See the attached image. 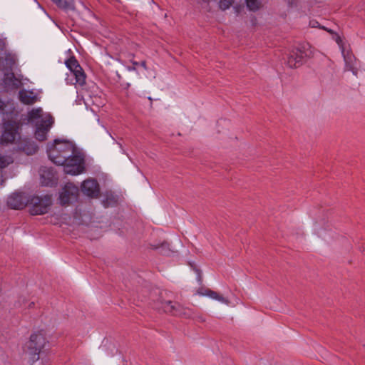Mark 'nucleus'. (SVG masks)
I'll return each instance as SVG.
<instances>
[{"instance_id":"f3484780","label":"nucleus","mask_w":365,"mask_h":365,"mask_svg":"<svg viewBox=\"0 0 365 365\" xmlns=\"http://www.w3.org/2000/svg\"><path fill=\"white\" fill-rule=\"evenodd\" d=\"M3 83L6 87L11 89H17L22 85L21 81L17 78L14 73L5 74Z\"/></svg>"},{"instance_id":"0eeeda50","label":"nucleus","mask_w":365,"mask_h":365,"mask_svg":"<svg viewBox=\"0 0 365 365\" xmlns=\"http://www.w3.org/2000/svg\"><path fill=\"white\" fill-rule=\"evenodd\" d=\"M66 66L70 70L71 75L75 78L74 84L83 86L86 84V74L75 57L66 61Z\"/></svg>"},{"instance_id":"4be33fe9","label":"nucleus","mask_w":365,"mask_h":365,"mask_svg":"<svg viewBox=\"0 0 365 365\" xmlns=\"http://www.w3.org/2000/svg\"><path fill=\"white\" fill-rule=\"evenodd\" d=\"M43 110L41 108H33L28 113V119L29 121L38 119L42 116Z\"/></svg>"},{"instance_id":"6ab92c4d","label":"nucleus","mask_w":365,"mask_h":365,"mask_svg":"<svg viewBox=\"0 0 365 365\" xmlns=\"http://www.w3.org/2000/svg\"><path fill=\"white\" fill-rule=\"evenodd\" d=\"M161 256L175 257L178 256V251L169 241L161 242Z\"/></svg>"},{"instance_id":"412c9836","label":"nucleus","mask_w":365,"mask_h":365,"mask_svg":"<svg viewBox=\"0 0 365 365\" xmlns=\"http://www.w3.org/2000/svg\"><path fill=\"white\" fill-rule=\"evenodd\" d=\"M58 7L63 9L73 10L75 8V4L73 0H51Z\"/></svg>"},{"instance_id":"cd10ccee","label":"nucleus","mask_w":365,"mask_h":365,"mask_svg":"<svg viewBox=\"0 0 365 365\" xmlns=\"http://www.w3.org/2000/svg\"><path fill=\"white\" fill-rule=\"evenodd\" d=\"M314 233H316L317 235H318L319 237H322V234L320 232V231L318 229V226L315 225L314 227Z\"/></svg>"},{"instance_id":"f257e3e1","label":"nucleus","mask_w":365,"mask_h":365,"mask_svg":"<svg viewBox=\"0 0 365 365\" xmlns=\"http://www.w3.org/2000/svg\"><path fill=\"white\" fill-rule=\"evenodd\" d=\"M75 149L76 146L73 142L55 139L53 142L47 144L46 153L51 162L57 165H61L74 153Z\"/></svg>"},{"instance_id":"b1692460","label":"nucleus","mask_w":365,"mask_h":365,"mask_svg":"<svg viewBox=\"0 0 365 365\" xmlns=\"http://www.w3.org/2000/svg\"><path fill=\"white\" fill-rule=\"evenodd\" d=\"M215 1L220 10L225 11L231 7L234 0H215Z\"/></svg>"},{"instance_id":"393cba45","label":"nucleus","mask_w":365,"mask_h":365,"mask_svg":"<svg viewBox=\"0 0 365 365\" xmlns=\"http://www.w3.org/2000/svg\"><path fill=\"white\" fill-rule=\"evenodd\" d=\"M12 163L10 157L0 155V169H3Z\"/></svg>"},{"instance_id":"9b49d317","label":"nucleus","mask_w":365,"mask_h":365,"mask_svg":"<svg viewBox=\"0 0 365 365\" xmlns=\"http://www.w3.org/2000/svg\"><path fill=\"white\" fill-rule=\"evenodd\" d=\"M337 43L339 46L341 55L344 58L345 69L351 71L353 75L357 76L358 71L356 66V63L355 57L352 55L351 53L349 52L348 49L344 47L343 44L341 43V40L337 41Z\"/></svg>"},{"instance_id":"1a4fd4ad","label":"nucleus","mask_w":365,"mask_h":365,"mask_svg":"<svg viewBox=\"0 0 365 365\" xmlns=\"http://www.w3.org/2000/svg\"><path fill=\"white\" fill-rule=\"evenodd\" d=\"M161 309L175 316L184 317L185 318H190L192 316V311L190 309L170 301L161 302Z\"/></svg>"},{"instance_id":"dca6fc26","label":"nucleus","mask_w":365,"mask_h":365,"mask_svg":"<svg viewBox=\"0 0 365 365\" xmlns=\"http://www.w3.org/2000/svg\"><path fill=\"white\" fill-rule=\"evenodd\" d=\"M30 365H50L51 359L47 351L29 355Z\"/></svg>"},{"instance_id":"bb28decb","label":"nucleus","mask_w":365,"mask_h":365,"mask_svg":"<svg viewBox=\"0 0 365 365\" xmlns=\"http://www.w3.org/2000/svg\"><path fill=\"white\" fill-rule=\"evenodd\" d=\"M299 3V0H295V2L289 1L288 4L290 7L294 6V5L297 6V4Z\"/></svg>"},{"instance_id":"a211bd4d","label":"nucleus","mask_w":365,"mask_h":365,"mask_svg":"<svg viewBox=\"0 0 365 365\" xmlns=\"http://www.w3.org/2000/svg\"><path fill=\"white\" fill-rule=\"evenodd\" d=\"M197 294L202 297H207L213 300L218 301L222 304H228L229 302L227 299L220 295L216 292L210 289L199 290L197 291Z\"/></svg>"},{"instance_id":"ddd939ff","label":"nucleus","mask_w":365,"mask_h":365,"mask_svg":"<svg viewBox=\"0 0 365 365\" xmlns=\"http://www.w3.org/2000/svg\"><path fill=\"white\" fill-rule=\"evenodd\" d=\"M81 190L88 197H98L100 194L99 184L96 179L88 178L82 182Z\"/></svg>"},{"instance_id":"39448f33","label":"nucleus","mask_w":365,"mask_h":365,"mask_svg":"<svg viewBox=\"0 0 365 365\" xmlns=\"http://www.w3.org/2000/svg\"><path fill=\"white\" fill-rule=\"evenodd\" d=\"M48 343V341L43 331L33 333L26 345L28 354L30 355L34 353L47 351L45 348Z\"/></svg>"},{"instance_id":"c756f323","label":"nucleus","mask_w":365,"mask_h":365,"mask_svg":"<svg viewBox=\"0 0 365 365\" xmlns=\"http://www.w3.org/2000/svg\"><path fill=\"white\" fill-rule=\"evenodd\" d=\"M133 67L131 68H129V70H135V66L140 65V63L133 62Z\"/></svg>"},{"instance_id":"a878e982","label":"nucleus","mask_w":365,"mask_h":365,"mask_svg":"<svg viewBox=\"0 0 365 365\" xmlns=\"http://www.w3.org/2000/svg\"><path fill=\"white\" fill-rule=\"evenodd\" d=\"M190 267L193 269V271L195 272L197 280L200 284L202 282V277H201L200 270L199 269H197L194 264H190Z\"/></svg>"},{"instance_id":"4468645a","label":"nucleus","mask_w":365,"mask_h":365,"mask_svg":"<svg viewBox=\"0 0 365 365\" xmlns=\"http://www.w3.org/2000/svg\"><path fill=\"white\" fill-rule=\"evenodd\" d=\"M28 204L24 195L21 192H14L9 196L7 199L8 206L14 210H21Z\"/></svg>"},{"instance_id":"423d86ee","label":"nucleus","mask_w":365,"mask_h":365,"mask_svg":"<svg viewBox=\"0 0 365 365\" xmlns=\"http://www.w3.org/2000/svg\"><path fill=\"white\" fill-rule=\"evenodd\" d=\"M54 123L53 117L47 115L41 118L36 123L34 136L38 141H44L47 138V134Z\"/></svg>"},{"instance_id":"c85d7f7f","label":"nucleus","mask_w":365,"mask_h":365,"mask_svg":"<svg viewBox=\"0 0 365 365\" xmlns=\"http://www.w3.org/2000/svg\"><path fill=\"white\" fill-rule=\"evenodd\" d=\"M310 25L312 27L316 28L319 26V23L317 21H311Z\"/></svg>"},{"instance_id":"6e6552de","label":"nucleus","mask_w":365,"mask_h":365,"mask_svg":"<svg viewBox=\"0 0 365 365\" xmlns=\"http://www.w3.org/2000/svg\"><path fill=\"white\" fill-rule=\"evenodd\" d=\"M79 190L72 183H67L59 195V202L61 205H67L78 199Z\"/></svg>"},{"instance_id":"20e7f679","label":"nucleus","mask_w":365,"mask_h":365,"mask_svg":"<svg viewBox=\"0 0 365 365\" xmlns=\"http://www.w3.org/2000/svg\"><path fill=\"white\" fill-rule=\"evenodd\" d=\"M310 46L308 43L299 45L292 50L287 58V64L290 68H297L312 55Z\"/></svg>"},{"instance_id":"7ed1b4c3","label":"nucleus","mask_w":365,"mask_h":365,"mask_svg":"<svg viewBox=\"0 0 365 365\" xmlns=\"http://www.w3.org/2000/svg\"><path fill=\"white\" fill-rule=\"evenodd\" d=\"M85 161L83 155L75 149L74 153L66 159V161L63 165L66 173L77 175L81 174L85 170Z\"/></svg>"},{"instance_id":"9d476101","label":"nucleus","mask_w":365,"mask_h":365,"mask_svg":"<svg viewBox=\"0 0 365 365\" xmlns=\"http://www.w3.org/2000/svg\"><path fill=\"white\" fill-rule=\"evenodd\" d=\"M19 128V123L16 120H7L4 122V130L1 135V139L5 143H12L15 140L18 130Z\"/></svg>"},{"instance_id":"7c9ffc66","label":"nucleus","mask_w":365,"mask_h":365,"mask_svg":"<svg viewBox=\"0 0 365 365\" xmlns=\"http://www.w3.org/2000/svg\"><path fill=\"white\" fill-rule=\"evenodd\" d=\"M140 65L144 68H145V61H142L140 63Z\"/></svg>"},{"instance_id":"f03ea898","label":"nucleus","mask_w":365,"mask_h":365,"mask_svg":"<svg viewBox=\"0 0 365 365\" xmlns=\"http://www.w3.org/2000/svg\"><path fill=\"white\" fill-rule=\"evenodd\" d=\"M51 203V197L49 195H34L28 200L29 212L32 215H43L48 212Z\"/></svg>"},{"instance_id":"f8f14e48","label":"nucleus","mask_w":365,"mask_h":365,"mask_svg":"<svg viewBox=\"0 0 365 365\" xmlns=\"http://www.w3.org/2000/svg\"><path fill=\"white\" fill-rule=\"evenodd\" d=\"M0 115H2L4 122L14 120L13 118L16 115L14 101H4L0 98Z\"/></svg>"},{"instance_id":"aec40b11","label":"nucleus","mask_w":365,"mask_h":365,"mask_svg":"<svg viewBox=\"0 0 365 365\" xmlns=\"http://www.w3.org/2000/svg\"><path fill=\"white\" fill-rule=\"evenodd\" d=\"M19 149L26 155H31L36 153L38 147L35 142L30 140H24L19 146Z\"/></svg>"},{"instance_id":"2eb2a0df","label":"nucleus","mask_w":365,"mask_h":365,"mask_svg":"<svg viewBox=\"0 0 365 365\" xmlns=\"http://www.w3.org/2000/svg\"><path fill=\"white\" fill-rule=\"evenodd\" d=\"M40 98L33 90L22 89L19 92V99L24 105H33L40 101Z\"/></svg>"},{"instance_id":"5701e85b","label":"nucleus","mask_w":365,"mask_h":365,"mask_svg":"<svg viewBox=\"0 0 365 365\" xmlns=\"http://www.w3.org/2000/svg\"><path fill=\"white\" fill-rule=\"evenodd\" d=\"M262 0H245L247 8L252 11H257L262 4Z\"/></svg>"}]
</instances>
